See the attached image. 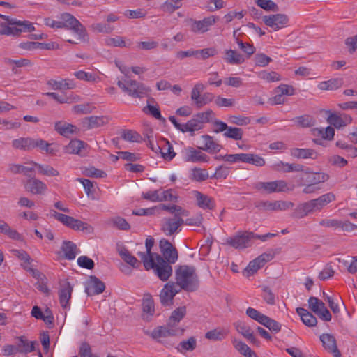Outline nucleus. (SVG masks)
<instances>
[{
	"instance_id": "obj_1",
	"label": "nucleus",
	"mask_w": 357,
	"mask_h": 357,
	"mask_svg": "<svg viewBox=\"0 0 357 357\" xmlns=\"http://www.w3.org/2000/svg\"><path fill=\"white\" fill-rule=\"evenodd\" d=\"M176 285L187 292H194L197 291L199 286V280L196 268L192 266L183 265L179 266L175 272Z\"/></svg>"
},
{
	"instance_id": "obj_2",
	"label": "nucleus",
	"mask_w": 357,
	"mask_h": 357,
	"mask_svg": "<svg viewBox=\"0 0 357 357\" xmlns=\"http://www.w3.org/2000/svg\"><path fill=\"white\" fill-rule=\"evenodd\" d=\"M7 23H0V35L18 36L22 32H33L35 31L33 24L29 21L19 20L7 15L1 16Z\"/></svg>"
},
{
	"instance_id": "obj_3",
	"label": "nucleus",
	"mask_w": 357,
	"mask_h": 357,
	"mask_svg": "<svg viewBox=\"0 0 357 357\" xmlns=\"http://www.w3.org/2000/svg\"><path fill=\"white\" fill-rule=\"evenodd\" d=\"M168 319L165 326H158L151 332V337L158 342L163 344L167 347H173L174 344L165 340V338L171 336H178L183 335L184 329L178 326L177 321Z\"/></svg>"
},
{
	"instance_id": "obj_4",
	"label": "nucleus",
	"mask_w": 357,
	"mask_h": 357,
	"mask_svg": "<svg viewBox=\"0 0 357 357\" xmlns=\"http://www.w3.org/2000/svg\"><path fill=\"white\" fill-rule=\"evenodd\" d=\"M50 215L56 220L61 222L66 227L75 231H85L86 233H92L93 228L91 225L73 217L60 213L56 211L51 210Z\"/></svg>"
},
{
	"instance_id": "obj_5",
	"label": "nucleus",
	"mask_w": 357,
	"mask_h": 357,
	"mask_svg": "<svg viewBox=\"0 0 357 357\" xmlns=\"http://www.w3.org/2000/svg\"><path fill=\"white\" fill-rule=\"evenodd\" d=\"M118 86L129 96L142 98L147 95L148 88L140 82L129 78L122 79L117 82Z\"/></svg>"
},
{
	"instance_id": "obj_6",
	"label": "nucleus",
	"mask_w": 357,
	"mask_h": 357,
	"mask_svg": "<svg viewBox=\"0 0 357 357\" xmlns=\"http://www.w3.org/2000/svg\"><path fill=\"white\" fill-rule=\"evenodd\" d=\"M61 19L63 24V29L72 30L77 36V39L81 41H86L88 35L85 27L70 13H65L61 14Z\"/></svg>"
},
{
	"instance_id": "obj_7",
	"label": "nucleus",
	"mask_w": 357,
	"mask_h": 357,
	"mask_svg": "<svg viewBox=\"0 0 357 357\" xmlns=\"http://www.w3.org/2000/svg\"><path fill=\"white\" fill-rule=\"evenodd\" d=\"M254 188L259 191H263L271 194L273 192H285L292 190L294 187L289 188L284 180H277L270 182H257L254 184Z\"/></svg>"
},
{
	"instance_id": "obj_8",
	"label": "nucleus",
	"mask_w": 357,
	"mask_h": 357,
	"mask_svg": "<svg viewBox=\"0 0 357 357\" xmlns=\"http://www.w3.org/2000/svg\"><path fill=\"white\" fill-rule=\"evenodd\" d=\"M156 261H154L153 270L155 275L162 281H167L172 274V262L165 260L160 255L155 254Z\"/></svg>"
},
{
	"instance_id": "obj_9",
	"label": "nucleus",
	"mask_w": 357,
	"mask_h": 357,
	"mask_svg": "<svg viewBox=\"0 0 357 357\" xmlns=\"http://www.w3.org/2000/svg\"><path fill=\"white\" fill-rule=\"evenodd\" d=\"M252 239L253 232L245 231L227 238L226 243L236 249H244L251 245Z\"/></svg>"
},
{
	"instance_id": "obj_10",
	"label": "nucleus",
	"mask_w": 357,
	"mask_h": 357,
	"mask_svg": "<svg viewBox=\"0 0 357 357\" xmlns=\"http://www.w3.org/2000/svg\"><path fill=\"white\" fill-rule=\"evenodd\" d=\"M182 155L184 161L192 163L207 162L209 157L201 151V149H196L192 146L185 147L182 151Z\"/></svg>"
},
{
	"instance_id": "obj_11",
	"label": "nucleus",
	"mask_w": 357,
	"mask_h": 357,
	"mask_svg": "<svg viewBox=\"0 0 357 357\" xmlns=\"http://www.w3.org/2000/svg\"><path fill=\"white\" fill-rule=\"evenodd\" d=\"M308 304L310 310L321 319L324 321H330L331 320V314L322 301L317 297L311 296L308 299Z\"/></svg>"
},
{
	"instance_id": "obj_12",
	"label": "nucleus",
	"mask_w": 357,
	"mask_h": 357,
	"mask_svg": "<svg viewBox=\"0 0 357 357\" xmlns=\"http://www.w3.org/2000/svg\"><path fill=\"white\" fill-rule=\"evenodd\" d=\"M184 224L183 219L169 217L164 218L160 224L161 230L166 236H172L181 231V225Z\"/></svg>"
},
{
	"instance_id": "obj_13",
	"label": "nucleus",
	"mask_w": 357,
	"mask_h": 357,
	"mask_svg": "<svg viewBox=\"0 0 357 357\" xmlns=\"http://www.w3.org/2000/svg\"><path fill=\"white\" fill-rule=\"evenodd\" d=\"M180 292L175 282L166 283L160 293V301L163 306H169L173 304L174 297Z\"/></svg>"
},
{
	"instance_id": "obj_14",
	"label": "nucleus",
	"mask_w": 357,
	"mask_h": 357,
	"mask_svg": "<svg viewBox=\"0 0 357 357\" xmlns=\"http://www.w3.org/2000/svg\"><path fill=\"white\" fill-rule=\"evenodd\" d=\"M218 20V17L211 15L204 17L202 20H195L191 19L190 30L195 33L200 34L207 32Z\"/></svg>"
},
{
	"instance_id": "obj_15",
	"label": "nucleus",
	"mask_w": 357,
	"mask_h": 357,
	"mask_svg": "<svg viewBox=\"0 0 357 357\" xmlns=\"http://www.w3.org/2000/svg\"><path fill=\"white\" fill-rule=\"evenodd\" d=\"M160 250L162 258L169 262L175 263L178 259V252L176 248L167 239L162 238L159 243Z\"/></svg>"
},
{
	"instance_id": "obj_16",
	"label": "nucleus",
	"mask_w": 357,
	"mask_h": 357,
	"mask_svg": "<svg viewBox=\"0 0 357 357\" xmlns=\"http://www.w3.org/2000/svg\"><path fill=\"white\" fill-rule=\"evenodd\" d=\"M265 24L273 30L277 31L284 27L288 23V17L284 14H274L264 16L263 18Z\"/></svg>"
},
{
	"instance_id": "obj_17",
	"label": "nucleus",
	"mask_w": 357,
	"mask_h": 357,
	"mask_svg": "<svg viewBox=\"0 0 357 357\" xmlns=\"http://www.w3.org/2000/svg\"><path fill=\"white\" fill-rule=\"evenodd\" d=\"M105 285L99 278L95 275H91L85 287V292L88 296H92L102 293Z\"/></svg>"
},
{
	"instance_id": "obj_18",
	"label": "nucleus",
	"mask_w": 357,
	"mask_h": 357,
	"mask_svg": "<svg viewBox=\"0 0 357 357\" xmlns=\"http://www.w3.org/2000/svg\"><path fill=\"white\" fill-rule=\"evenodd\" d=\"M73 290V286L68 281H64L60 284V289L59 291V302L61 307L64 309L69 308V301L71 299L72 292Z\"/></svg>"
},
{
	"instance_id": "obj_19",
	"label": "nucleus",
	"mask_w": 357,
	"mask_h": 357,
	"mask_svg": "<svg viewBox=\"0 0 357 357\" xmlns=\"http://www.w3.org/2000/svg\"><path fill=\"white\" fill-rule=\"evenodd\" d=\"M320 340L324 349L332 354L334 357H341V353L337 349L333 335L328 333L322 334L320 336Z\"/></svg>"
},
{
	"instance_id": "obj_20",
	"label": "nucleus",
	"mask_w": 357,
	"mask_h": 357,
	"mask_svg": "<svg viewBox=\"0 0 357 357\" xmlns=\"http://www.w3.org/2000/svg\"><path fill=\"white\" fill-rule=\"evenodd\" d=\"M25 188L29 192L34 195L44 194L47 189L45 183L32 176L29 177Z\"/></svg>"
},
{
	"instance_id": "obj_21",
	"label": "nucleus",
	"mask_w": 357,
	"mask_h": 357,
	"mask_svg": "<svg viewBox=\"0 0 357 357\" xmlns=\"http://www.w3.org/2000/svg\"><path fill=\"white\" fill-rule=\"evenodd\" d=\"M18 342L16 349L18 353L26 354L36 350V345L38 344L36 341H29L24 335L17 336L15 337Z\"/></svg>"
},
{
	"instance_id": "obj_22",
	"label": "nucleus",
	"mask_w": 357,
	"mask_h": 357,
	"mask_svg": "<svg viewBox=\"0 0 357 357\" xmlns=\"http://www.w3.org/2000/svg\"><path fill=\"white\" fill-rule=\"evenodd\" d=\"M327 112L329 113V115L327 118L328 123H329L331 125H333L336 128H340L342 127L346 126L352 121V118L349 115H338L335 113H332L330 111H328Z\"/></svg>"
},
{
	"instance_id": "obj_23",
	"label": "nucleus",
	"mask_w": 357,
	"mask_h": 357,
	"mask_svg": "<svg viewBox=\"0 0 357 357\" xmlns=\"http://www.w3.org/2000/svg\"><path fill=\"white\" fill-rule=\"evenodd\" d=\"M193 194L199 208L204 210H212L215 208V202L212 197L197 190H195Z\"/></svg>"
},
{
	"instance_id": "obj_24",
	"label": "nucleus",
	"mask_w": 357,
	"mask_h": 357,
	"mask_svg": "<svg viewBox=\"0 0 357 357\" xmlns=\"http://www.w3.org/2000/svg\"><path fill=\"white\" fill-rule=\"evenodd\" d=\"M317 211L312 199L301 203L295 208L292 216L296 218H303L308 214Z\"/></svg>"
},
{
	"instance_id": "obj_25",
	"label": "nucleus",
	"mask_w": 357,
	"mask_h": 357,
	"mask_svg": "<svg viewBox=\"0 0 357 357\" xmlns=\"http://www.w3.org/2000/svg\"><path fill=\"white\" fill-rule=\"evenodd\" d=\"M204 141V146L200 149L209 153H217L222 148V145L214 140L213 137L208 135L202 136Z\"/></svg>"
},
{
	"instance_id": "obj_26",
	"label": "nucleus",
	"mask_w": 357,
	"mask_h": 357,
	"mask_svg": "<svg viewBox=\"0 0 357 357\" xmlns=\"http://www.w3.org/2000/svg\"><path fill=\"white\" fill-rule=\"evenodd\" d=\"M54 128L56 131L66 137H68L71 135L77 133L79 130L77 126L64 121L56 122Z\"/></svg>"
},
{
	"instance_id": "obj_27",
	"label": "nucleus",
	"mask_w": 357,
	"mask_h": 357,
	"mask_svg": "<svg viewBox=\"0 0 357 357\" xmlns=\"http://www.w3.org/2000/svg\"><path fill=\"white\" fill-rule=\"evenodd\" d=\"M296 310L305 325L308 327H313L317 325V318L307 310L303 307H297Z\"/></svg>"
},
{
	"instance_id": "obj_28",
	"label": "nucleus",
	"mask_w": 357,
	"mask_h": 357,
	"mask_svg": "<svg viewBox=\"0 0 357 357\" xmlns=\"http://www.w3.org/2000/svg\"><path fill=\"white\" fill-rule=\"evenodd\" d=\"M224 60L231 65H240L245 61L242 54L233 50H225Z\"/></svg>"
},
{
	"instance_id": "obj_29",
	"label": "nucleus",
	"mask_w": 357,
	"mask_h": 357,
	"mask_svg": "<svg viewBox=\"0 0 357 357\" xmlns=\"http://www.w3.org/2000/svg\"><path fill=\"white\" fill-rule=\"evenodd\" d=\"M61 250L64 254V258L68 260H73L77 254V247L70 241H63Z\"/></svg>"
},
{
	"instance_id": "obj_30",
	"label": "nucleus",
	"mask_w": 357,
	"mask_h": 357,
	"mask_svg": "<svg viewBox=\"0 0 357 357\" xmlns=\"http://www.w3.org/2000/svg\"><path fill=\"white\" fill-rule=\"evenodd\" d=\"M27 164L37 167L38 172L40 174L47 176H56L59 174L58 170L49 165H42L37 163L33 160L29 161Z\"/></svg>"
},
{
	"instance_id": "obj_31",
	"label": "nucleus",
	"mask_w": 357,
	"mask_h": 357,
	"mask_svg": "<svg viewBox=\"0 0 357 357\" xmlns=\"http://www.w3.org/2000/svg\"><path fill=\"white\" fill-rule=\"evenodd\" d=\"M160 149L161 151L159 153L162 157L166 160H172L176 155L174 151L173 146L170 142L165 138L160 139Z\"/></svg>"
},
{
	"instance_id": "obj_32",
	"label": "nucleus",
	"mask_w": 357,
	"mask_h": 357,
	"mask_svg": "<svg viewBox=\"0 0 357 357\" xmlns=\"http://www.w3.org/2000/svg\"><path fill=\"white\" fill-rule=\"evenodd\" d=\"M335 199V195L333 192L326 193L318 198L313 199L315 208L317 211H321L328 204Z\"/></svg>"
},
{
	"instance_id": "obj_33",
	"label": "nucleus",
	"mask_w": 357,
	"mask_h": 357,
	"mask_svg": "<svg viewBox=\"0 0 357 357\" xmlns=\"http://www.w3.org/2000/svg\"><path fill=\"white\" fill-rule=\"evenodd\" d=\"M120 135L123 140L129 142L140 143L144 140L142 135L134 130H121Z\"/></svg>"
},
{
	"instance_id": "obj_34",
	"label": "nucleus",
	"mask_w": 357,
	"mask_h": 357,
	"mask_svg": "<svg viewBox=\"0 0 357 357\" xmlns=\"http://www.w3.org/2000/svg\"><path fill=\"white\" fill-rule=\"evenodd\" d=\"M118 252L120 257L126 263L135 268L139 267L141 263L135 256L132 255L131 253L126 248H121V249H119Z\"/></svg>"
},
{
	"instance_id": "obj_35",
	"label": "nucleus",
	"mask_w": 357,
	"mask_h": 357,
	"mask_svg": "<svg viewBox=\"0 0 357 357\" xmlns=\"http://www.w3.org/2000/svg\"><path fill=\"white\" fill-rule=\"evenodd\" d=\"M52 144L40 138H33L32 150L38 149L40 151L45 152L49 154H54L55 151L51 147Z\"/></svg>"
},
{
	"instance_id": "obj_36",
	"label": "nucleus",
	"mask_w": 357,
	"mask_h": 357,
	"mask_svg": "<svg viewBox=\"0 0 357 357\" xmlns=\"http://www.w3.org/2000/svg\"><path fill=\"white\" fill-rule=\"evenodd\" d=\"M8 170L13 174H23L27 177H31L33 175L34 167L32 165L29 167L20 164H10L8 166Z\"/></svg>"
},
{
	"instance_id": "obj_37",
	"label": "nucleus",
	"mask_w": 357,
	"mask_h": 357,
	"mask_svg": "<svg viewBox=\"0 0 357 357\" xmlns=\"http://www.w3.org/2000/svg\"><path fill=\"white\" fill-rule=\"evenodd\" d=\"M232 344L234 348L245 357H257L256 354L241 340L234 339L232 340Z\"/></svg>"
},
{
	"instance_id": "obj_38",
	"label": "nucleus",
	"mask_w": 357,
	"mask_h": 357,
	"mask_svg": "<svg viewBox=\"0 0 357 357\" xmlns=\"http://www.w3.org/2000/svg\"><path fill=\"white\" fill-rule=\"evenodd\" d=\"M32 139L31 137H20L12 141V146L15 149L23 151L32 150Z\"/></svg>"
},
{
	"instance_id": "obj_39",
	"label": "nucleus",
	"mask_w": 357,
	"mask_h": 357,
	"mask_svg": "<svg viewBox=\"0 0 357 357\" xmlns=\"http://www.w3.org/2000/svg\"><path fill=\"white\" fill-rule=\"evenodd\" d=\"M229 333V330L227 328H215L208 331L205 334V337L212 341H220L225 339Z\"/></svg>"
},
{
	"instance_id": "obj_40",
	"label": "nucleus",
	"mask_w": 357,
	"mask_h": 357,
	"mask_svg": "<svg viewBox=\"0 0 357 357\" xmlns=\"http://www.w3.org/2000/svg\"><path fill=\"white\" fill-rule=\"evenodd\" d=\"M291 154L292 156L297 158L307 159V158H315L317 153L314 149H299L295 148L291 149Z\"/></svg>"
},
{
	"instance_id": "obj_41",
	"label": "nucleus",
	"mask_w": 357,
	"mask_h": 357,
	"mask_svg": "<svg viewBox=\"0 0 357 357\" xmlns=\"http://www.w3.org/2000/svg\"><path fill=\"white\" fill-rule=\"evenodd\" d=\"M85 143L79 139H73L66 146V152L70 154H77L82 155V149H84Z\"/></svg>"
},
{
	"instance_id": "obj_42",
	"label": "nucleus",
	"mask_w": 357,
	"mask_h": 357,
	"mask_svg": "<svg viewBox=\"0 0 357 357\" xmlns=\"http://www.w3.org/2000/svg\"><path fill=\"white\" fill-rule=\"evenodd\" d=\"M208 173L205 169L194 167L191 169L189 178L192 181L202 182L208 178Z\"/></svg>"
},
{
	"instance_id": "obj_43",
	"label": "nucleus",
	"mask_w": 357,
	"mask_h": 357,
	"mask_svg": "<svg viewBox=\"0 0 357 357\" xmlns=\"http://www.w3.org/2000/svg\"><path fill=\"white\" fill-rule=\"evenodd\" d=\"M306 177V182L312 184H318L326 181L329 178V176L325 173H312L308 170Z\"/></svg>"
},
{
	"instance_id": "obj_44",
	"label": "nucleus",
	"mask_w": 357,
	"mask_h": 357,
	"mask_svg": "<svg viewBox=\"0 0 357 357\" xmlns=\"http://www.w3.org/2000/svg\"><path fill=\"white\" fill-rule=\"evenodd\" d=\"M243 134L244 131L242 128L228 126L226 132L223 133V136L238 141L242 139Z\"/></svg>"
},
{
	"instance_id": "obj_45",
	"label": "nucleus",
	"mask_w": 357,
	"mask_h": 357,
	"mask_svg": "<svg viewBox=\"0 0 357 357\" xmlns=\"http://www.w3.org/2000/svg\"><path fill=\"white\" fill-rule=\"evenodd\" d=\"M88 128L93 129L102 126L108 123V118L106 116H92L86 119Z\"/></svg>"
},
{
	"instance_id": "obj_46",
	"label": "nucleus",
	"mask_w": 357,
	"mask_h": 357,
	"mask_svg": "<svg viewBox=\"0 0 357 357\" xmlns=\"http://www.w3.org/2000/svg\"><path fill=\"white\" fill-rule=\"evenodd\" d=\"M278 167L281 166L283 167V172H303L305 173H307L310 169L308 167H305L303 165L300 164H289L284 162H280V164L278 165Z\"/></svg>"
},
{
	"instance_id": "obj_47",
	"label": "nucleus",
	"mask_w": 357,
	"mask_h": 357,
	"mask_svg": "<svg viewBox=\"0 0 357 357\" xmlns=\"http://www.w3.org/2000/svg\"><path fill=\"white\" fill-rule=\"evenodd\" d=\"M236 329L244 337H245L251 343L256 344L258 341L253 335L250 328L244 324H239L236 326Z\"/></svg>"
},
{
	"instance_id": "obj_48",
	"label": "nucleus",
	"mask_w": 357,
	"mask_h": 357,
	"mask_svg": "<svg viewBox=\"0 0 357 357\" xmlns=\"http://www.w3.org/2000/svg\"><path fill=\"white\" fill-rule=\"evenodd\" d=\"M298 126L302 128L312 127L315 123L314 119L310 115H302L292 119Z\"/></svg>"
},
{
	"instance_id": "obj_49",
	"label": "nucleus",
	"mask_w": 357,
	"mask_h": 357,
	"mask_svg": "<svg viewBox=\"0 0 357 357\" xmlns=\"http://www.w3.org/2000/svg\"><path fill=\"white\" fill-rule=\"evenodd\" d=\"M196 340L194 337H190L187 340L182 341L176 347L180 353H184L185 351H192L196 348Z\"/></svg>"
},
{
	"instance_id": "obj_50",
	"label": "nucleus",
	"mask_w": 357,
	"mask_h": 357,
	"mask_svg": "<svg viewBox=\"0 0 357 357\" xmlns=\"http://www.w3.org/2000/svg\"><path fill=\"white\" fill-rule=\"evenodd\" d=\"M194 116L197 118V119H198V121L204 128L205 123L212 122L213 119L215 116V114L212 109H207L204 112H198Z\"/></svg>"
},
{
	"instance_id": "obj_51",
	"label": "nucleus",
	"mask_w": 357,
	"mask_h": 357,
	"mask_svg": "<svg viewBox=\"0 0 357 357\" xmlns=\"http://www.w3.org/2000/svg\"><path fill=\"white\" fill-rule=\"evenodd\" d=\"M244 162L252 164L257 167H263L266 163L262 157L253 153H245Z\"/></svg>"
},
{
	"instance_id": "obj_52",
	"label": "nucleus",
	"mask_w": 357,
	"mask_h": 357,
	"mask_svg": "<svg viewBox=\"0 0 357 357\" xmlns=\"http://www.w3.org/2000/svg\"><path fill=\"white\" fill-rule=\"evenodd\" d=\"M142 306L144 312L147 313L149 315L153 314L155 312L154 303L151 294H144L143 298Z\"/></svg>"
},
{
	"instance_id": "obj_53",
	"label": "nucleus",
	"mask_w": 357,
	"mask_h": 357,
	"mask_svg": "<svg viewBox=\"0 0 357 357\" xmlns=\"http://www.w3.org/2000/svg\"><path fill=\"white\" fill-rule=\"evenodd\" d=\"M203 128L204 127L198 121V119H197V118L195 116H193V117L191 119H190L185 123L183 132H192L195 131H198Z\"/></svg>"
},
{
	"instance_id": "obj_54",
	"label": "nucleus",
	"mask_w": 357,
	"mask_h": 357,
	"mask_svg": "<svg viewBox=\"0 0 357 357\" xmlns=\"http://www.w3.org/2000/svg\"><path fill=\"white\" fill-rule=\"evenodd\" d=\"M109 222L113 227L124 231H128L130 229V224L126 220L125 218L120 216L112 218Z\"/></svg>"
},
{
	"instance_id": "obj_55",
	"label": "nucleus",
	"mask_w": 357,
	"mask_h": 357,
	"mask_svg": "<svg viewBox=\"0 0 357 357\" xmlns=\"http://www.w3.org/2000/svg\"><path fill=\"white\" fill-rule=\"evenodd\" d=\"M181 0H167L161 5V9L166 13H172L181 7Z\"/></svg>"
},
{
	"instance_id": "obj_56",
	"label": "nucleus",
	"mask_w": 357,
	"mask_h": 357,
	"mask_svg": "<svg viewBox=\"0 0 357 357\" xmlns=\"http://www.w3.org/2000/svg\"><path fill=\"white\" fill-rule=\"evenodd\" d=\"M261 324L275 333H278L281 330V324L266 315Z\"/></svg>"
},
{
	"instance_id": "obj_57",
	"label": "nucleus",
	"mask_w": 357,
	"mask_h": 357,
	"mask_svg": "<svg viewBox=\"0 0 357 357\" xmlns=\"http://www.w3.org/2000/svg\"><path fill=\"white\" fill-rule=\"evenodd\" d=\"M214 98H215V96L213 93H210V92L203 93L201 95L199 100L196 101V104H195V107L197 109H200V108L203 107L204 106L211 102L214 100Z\"/></svg>"
},
{
	"instance_id": "obj_58",
	"label": "nucleus",
	"mask_w": 357,
	"mask_h": 357,
	"mask_svg": "<svg viewBox=\"0 0 357 357\" xmlns=\"http://www.w3.org/2000/svg\"><path fill=\"white\" fill-rule=\"evenodd\" d=\"M77 181L80 182L83 185V187L87 196L91 197L92 199H96V197L93 196L95 189L93 187V182L89 179L83 178H78Z\"/></svg>"
},
{
	"instance_id": "obj_59",
	"label": "nucleus",
	"mask_w": 357,
	"mask_h": 357,
	"mask_svg": "<svg viewBox=\"0 0 357 357\" xmlns=\"http://www.w3.org/2000/svg\"><path fill=\"white\" fill-rule=\"evenodd\" d=\"M159 43L158 41L152 38H148L147 40L138 42L136 47L139 50H151L158 47Z\"/></svg>"
},
{
	"instance_id": "obj_60",
	"label": "nucleus",
	"mask_w": 357,
	"mask_h": 357,
	"mask_svg": "<svg viewBox=\"0 0 357 357\" xmlns=\"http://www.w3.org/2000/svg\"><path fill=\"white\" fill-rule=\"evenodd\" d=\"M137 255L141 258L143 261L144 266L146 270L149 271L153 267L154 258L152 255H148L146 252H138Z\"/></svg>"
},
{
	"instance_id": "obj_61",
	"label": "nucleus",
	"mask_w": 357,
	"mask_h": 357,
	"mask_svg": "<svg viewBox=\"0 0 357 357\" xmlns=\"http://www.w3.org/2000/svg\"><path fill=\"white\" fill-rule=\"evenodd\" d=\"M204 89H205V86L201 82L197 83L193 86L192 91H191V94H190V98H191V100L194 105H195L196 101L199 100V99Z\"/></svg>"
},
{
	"instance_id": "obj_62",
	"label": "nucleus",
	"mask_w": 357,
	"mask_h": 357,
	"mask_svg": "<svg viewBox=\"0 0 357 357\" xmlns=\"http://www.w3.org/2000/svg\"><path fill=\"white\" fill-rule=\"evenodd\" d=\"M256 4L267 11H278V5L271 0H256Z\"/></svg>"
},
{
	"instance_id": "obj_63",
	"label": "nucleus",
	"mask_w": 357,
	"mask_h": 357,
	"mask_svg": "<svg viewBox=\"0 0 357 357\" xmlns=\"http://www.w3.org/2000/svg\"><path fill=\"white\" fill-rule=\"evenodd\" d=\"M105 43L107 45L113 46V47H129L131 45V43L127 44L126 41L123 40V38L121 36H116L115 38H109L105 40Z\"/></svg>"
},
{
	"instance_id": "obj_64",
	"label": "nucleus",
	"mask_w": 357,
	"mask_h": 357,
	"mask_svg": "<svg viewBox=\"0 0 357 357\" xmlns=\"http://www.w3.org/2000/svg\"><path fill=\"white\" fill-rule=\"evenodd\" d=\"M228 121L232 124H235L237 126H246L250 123V119L248 116H244L241 115H234L229 116L228 117Z\"/></svg>"
}]
</instances>
